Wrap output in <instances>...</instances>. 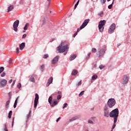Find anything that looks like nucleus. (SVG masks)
I'll return each instance as SVG.
<instances>
[{
	"mask_svg": "<svg viewBox=\"0 0 131 131\" xmlns=\"http://www.w3.org/2000/svg\"><path fill=\"white\" fill-rule=\"evenodd\" d=\"M90 22V19H85L82 25L80 26V27L78 28L77 30L75 33L74 34L73 37H75L76 35H77V33L79 32L80 30H81V29H83L88 24H89V23Z\"/></svg>",
	"mask_w": 131,
	"mask_h": 131,
	"instance_id": "1",
	"label": "nucleus"
},
{
	"mask_svg": "<svg viewBox=\"0 0 131 131\" xmlns=\"http://www.w3.org/2000/svg\"><path fill=\"white\" fill-rule=\"evenodd\" d=\"M118 114H119V112L118 111V108H116V109L113 110L110 113V117H113L114 120H115V121H117V119L118 118Z\"/></svg>",
	"mask_w": 131,
	"mask_h": 131,
	"instance_id": "2",
	"label": "nucleus"
},
{
	"mask_svg": "<svg viewBox=\"0 0 131 131\" xmlns=\"http://www.w3.org/2000/svg\"><path fill=\"white\" fill-rule=\"evenodd\" d=\"M68 49H69V47H68V45H66V46H62L60 45L57 47V51L58 53H64V52H66V54H67V52H68Z\"/></svg>",
	"mask_w": 131,
	"mask_h": 131,
	"instance_id": "3",
	"label": "nucleus"
},
{
	"mask_svg": "<svg viewBox=\"0 0 131 131\" xmlns=\"http://www.w3.org/2000/svg\"><path fill=\"white\" fill-rule=\"evenodd\" d=\"M48 102L49 104H50V106L51 107H55L56 105L58 104V103H59V101H58L57 99H53V97L50 96L49 98Z\"/></svg>",
	"mask_w": 131,
	"mask_h": 131,
	"instance_id": "4",
	"label": "nucleus"
},
{
	"mask_svg": "<svg viewBox=\"0 0 131 131\" xmlns=\"http://www.w3.org/2000/svg\"><path fill=\"white\" fill-rule=\"evenodd\" d=\"M107 104L109 108H113L114 107V106H115L116 101H115V99L114 98H110L108 99Z\"/></svg>",
	"mask_w": 131,
	"mask_h": 131,
	"instance_id": "5",
	"label": "nucleus"
},
{
	"mask_svg": "<svg viewBox=\"0 0 131 131\" xmlns=\"http://www.w3.org/2000/svg\"><path fill=\"white\" fill-rule=\"evenodd\" d=\"M106 24V20H101L98 25V28L100 32H103L104 31V26Z\"/></svg>",
	"mask_w": 131,
	"mask_h": 131,
	"instance_id": "6",
	"label": "nucleus"
},
{
	"mask_svg": "<svg viewBox=\"0 0 131 131\" xmlns=\"http://www.w3.org/2000/svg\"><path fill=\"white\" fill-rule=\"evenodd\" d=\"M8 83V81L5 79H0V88H5L7 84Z\"/></svg>",
	"mask_w": 131,
	"mask_h": 131,
	"instance_id": "7",
	"label": "nucleus"
},
{
	"mask_svg": "<svg viewBox=\"0 0 131 131\" xmlns=\"http://www.w3.org/2000/svg\"><path fill=\"white\" fill-rule=\"evenodd\" d=\"M103 110L104 116L105 117H109V107H108V105H105Z\"/></svg>",
	"mask_w": 131,
	"mask_h": 131,
	"instance_id": "8",
	"label": "nucleus"
},
{
	"mask_svg": "<svg viewBox=\"0 0 131 131\" xmlns=\"http://www.w3.org/2000/svg\"><path fill=\"white\" fill-rule=\"evenodd\" d=\"M18 26H19V20L17 19L14 23H13V30L15 32L18 31Z\"/></svg>",
	"mask_w": 131,
	"mask_h": 131,
	"instance_id": "9",
	"label": "nucleus"
},
{
	"mask_svg": "<svg viewBox=\"0 0 131 131\" xmlns=\"http://www.w3.org/2000/svg\"><path fill=\"white\" fill-rule=\"evenodd\" d=\"M35 97L34 99V108H36L37 107V104L38 103V100L39 99V96H38V94H35Z\"/></svg>",
	"mask_w": 131,
	"mask_h": 131,
	"instance_id": "10",
	"label": "nucleus"
},
{
	"mask_svg": "<svg viewBox=\"0 0 131 131\" xmlns=\"http://www.w3.org/2000/svg\"><path fill=\"white\" fill-rule=\"evenodd\" d=\"M116 27V26L115 25V24H113L111 26L110 28L108 30V33L110 34H111V33H113V32H114V30H115Z\"/></svg>",
	"mask_w": 131,
	"mask_h": 131,
	"instance_id": "11",
	"label": "nucleus"
},
{
	"mask_svg": "<svg viewBox=\"0 0 131 131\" xmlns=\"http://www.w3.org/2000/svg\"><path fill=\"white\" fill-rule=\"evenodd\" d=\"M128 76L125 75L124 76L123 80H122V83L123 84H126L127 82H128V79H129Z\"/></svg>",
	"mask_w": 131,
	"mask_h": 131,
	"instance_id": "12",
	"label": "nucleus"
},
{
	"mask_svg": "<svg viewBox=\"0 0 131 131\" xmlns=\"http://www.w3.org/2000/svg\"><path fill=\"white\" fill-rule=\"evenodd\" d=\"M104 54H105V50L104 49H100V50L99 51V57H102Z\"/></svg>",
	"mask_w": 131,
	"mask_h": 131,
	"instance_id": "13",
	"label": "nucleus"
},
{
	"mask_svg": "<svg viewBox=\"0 0 131 131\" xmlns=\"http://www.w3.org/2000/svg\"><path fill=\"white\" fill-rule=\"evenodd\" d=\"M59 60V56H56L52 60V64H55L56 63L58 62Z\"/></svg>",
	"mask_w": 131,
	"mask_h": 131,
	"instance_id": "14",
	"label": "nucleus"
},
{
	"mask_svg": "<svg viewBox=\"0 0 131 131\" xmlns=\"http://www.w3.org/2000/svg\"><path fill=\"white\" fill-rule=\"evenodd\" d=\"M24 48H25V42H23L21 44H20L19 49H20V51H22V50H23V49H24Z\"/></svg>",
	"mask_w": 131,
	"mask_h": 131,
	"instance_id": "15",
	"label": "nucleus"
},
{
	"mask_svg": "<svg viewBox=\"0 0 131 131\" xmlns=\"http://www.w3.org/2000/svg\"><path fill=\"white\" fill-rule=\"evenodd\" d=\"M76 58V54H73L70 57V61H72V60H74Z\"/></svg>",
	"mask_w": 131,
	"mask_h": 131,
	"instance_id": "16",
	"label": "nucleus"
},
{
	"mask_svg": "<svg viewBox=\"0 0 131 131\" xmlns=\"http://www.w3.org/2000/svg\"><path fill=\"white\" fill-rule=\"evenodd\" d=\"M14 9V5H10L8 8V12H11V11H12L13 9Z\"/></svg>",
	"mask_w": 131,
	"mask_h": 131,
	"instance_id": "17",
	"label": "nucleus"
},
{
	"mask_svg": "<svg viewBox=\"0 0 131 131\" xmlns=\"http://www.w3.org/2000/svg\"><path fill=\"white\" fill-rule=\"evenodd\" d=\"M77 73H78V72L77 71V70H73V71L72 72V75L75 76V75H76V74H77Z\"/></svg>",
	"mask_w": 131,
	"mask_h": 131,
	"instance_id": "18",
	"label": "nucleus"
},
{
	"mask_svg": "<svg viewBox=\"0 0 131 131\" xmlns=\"http://www.w3.org/2000/svg\"><path fill=\"white\" fill-rule=\"evenodd\" d=\"M29 27V24L28 23H27L25 25V27L24 28V30H27Z\"/></svg>",
	"mask_w": 131,
	"mask_h": 131,
	"instance_id": "19",
	"label": "nucleus"
},
{
	"mask_svg": "<svg viewBox=\"0 0 131 131\" xmlns=\"http://www.w3.org/2000/svg\"><path fill=\"white\" fill-rule=\"evenodd\" d=\"M117 121H115V120H114V124H113V126H112V130L111 131H113V129H114V128H115V126H116V122H117Z\"/></svg>",
	"mask_w": 131,
	"mask_h": 131,
	"instance_id": "20",
	"label": "nucleus"
},
{
	"mask_svg": "<svg viewBox=\"0 0 131 131\" xmlns=\"http://www.w3.org/2000/svg\"><path fill=\"white\" fill-rule=\"evenodd\" d=\"M76 119H77V117H74L69 120V122H71L72 121H74V120H76Z\"/></svg>",
	"mask_w": 131,
	"mask_h": 131,
	"instance_id": "21",
	"label": "nucleus"
},
{
	"mask_svg": "<svg viewBox=\"0 0 131 131\" xmlns=\"http://www.w3.org/2000/svg\"><path fill=\"white\" fill-rule=\"evenodd\" d=\"M12 114L13 112L12 111H10L8 114V118H11Z\"/></svg>",
	"mask_w": 131,
	"mask_h": 131,
	"instance_id": "22",
	"label": "nucleus"
},
{
	"mask_svg": "<svg viewBox=\"0 0 131 131\" xmlns=\"http://www.w3.org/2000/svg\"><path fill=\"white\" fill-rule=\"evenodd\" d=\"M4 128H3L4 131H9L8 128H7V124H4Z\"/></svg>",
	"mask_w": 131,
	"mask_h": 131,
	"instance_id": "23",
	"label": "nucleus"
},
{
	"mask_svg": "<svg viewBox=\"0 0 131 131\" xmlns=\"http://www.w3.org/2000/svg\"><path fill=\"white\" fill-rule=\"evenodd\" d=\"M30 114H31V111H30L29 112V114H28V115H27V116L26 117V119L27 120H28V119L29 118V117H30Z\"/></svg>",
	"mask_w": 131,
	"mask_h": 131,
	"instance_id": "24",
	"label": "nucleus"
},
{
	"mask_svg": "<svg viewBox=\"0 0 131 131\" xmlns=\"http://www.w3.org/2000/svg\"><path fill=\"white\" fill-rule=\"evenodd\" d=\"M48 82H49L50 84L52 83V82H53V77H51L49 79Z\"/></svg>",
	"mask_w": 131,
	"mask_h": 131,
	"instance_id": "25",
	"label": "nucleus"
},
{
	"mask_svg": "<svg viewBox=\"0 0 131 131\" xmlns=\"http://www.w3.org/2000/svg\"><path fill=\"white\" fill-rule=\"evenodd\" d=\"M9 105H10V101L8 100L7 101L6 104L5 105V107H6V108H7V109H8V108H9Z\"/></svg>",
	"mask_w": 131,
	"mask_h": 131,
	"instance_id": "26",
	"label": "nucleus"
},
{
	"mask_svg": "<svg viewBox=\"0 0 131 131\" xmlns=\"http://www.w3.org/2000/svg\"><path fill=\"white\" fill-rule=\"evenodd\" d=\"M98 16H100V17H103V16H104V12L103 11H101L98 13Z\"/></svg>",
	"mask_w": 131,
	"mask_h": 131,
	"instance_id": "27",
	"label": "nucleus"
},
{
	"mask_svg": "<svg viewBox=\"0 0 131 131\" xmlns=\"http://www.w3.org/2000/svg\"><path fill=\"white\" fill-rule=\"evenodd\" d=\"M18 97H17L16 99V100L15 101V102H14V104L13 105L14 108H16V107H17V100H18Z\"/></svg>",
	"mask_w": 131,
	"mask_h": 131,
	"instance_id": "28",
	"label": "nucleus"
},
{
	"mask_svg": "<svg viewBox=\"0 0 131 131\" xmlns=\"http://www.w3.org/2000/svg\"><path fill=\"white\" fill-rule=\"evenodd\" d=\"M30 81H31L32 82H35V80L34 79V77H31L30 79Z\"/></svg>",
	"mask_w": 131,
	"mask_h": 131,
	"instance_id": "29",
	"label": "nucleus"
},
{
	"mask_svg": "<svg viewBox=\"0 0 131 131\" xmlns=\"http://www.w3.org/2000/svg\"><path fill=\"white\" fill-rule=\"evenodd\" d=\"M98 78V76L97 75H94L92 76V79L94 80V79H97Z\"/></svg>",
	"mask_w": 131,
	"mask_h": 131,
	"instance_id": "30",
	"label": "nucleus"
},
{
	"mask_svg": "<svg viewBox=\"0 0 131 131\" xmlns=\"http://www.w3.org/2000/svg\"><path fill=\"white\" fill-rule=\"evenodd\" d=\"M83 94H84V91L80 92V93L79 94V97H82V96H83Z\"/></svg>",
	"mask_w": 131,
	"mask_h": 131,
	"instance_id": "31",
	"label": "nucleus"
},
{
	"mask_svg": "<svg viewBox=\"0 0 131 131\" xmlns=\"http://www.w3.org/2000/svg\"><path fill=\"white\" fill-rule=\"evenodd\" d=\"M4 70H5V68L4 67H0V74L2 73V72H3V71H4Z\"/></svg>",
	"mask_w": 131,
	"mask_h": 131,
	"instance_id": "32",
	"label": "nucleus"
},
{
	"mask_svg": "<svg viewBox=\"0 0 131 131\" xmlns=\"http://www.w3.org/2000/svg\"><path fill=\"white\" fill-rule=\"evenodd\" d=\"M67 106H68V104H67V103H65L63 104V109H65V108H67Z\"/></svg>",
	"mask_w": 131,
	"mask_h": 131,
	"instance_id": "33",
	"label": "nucleus"
},
{
	"mask_svg": "<svg viewBox=\"0 0 131 131\" xmlns=\"http://www.w3.org/2000/svg\"><path fill=\"white\" fill-rule=\"evenodd\" d=\"M47 58H49V54H45L43 55L44 59H47Z\"/></svg>",
	"mask_w": 131,
	"mask_h": 131,
	"instance_id": "34",
	"label": "nucleus"
},
{
	"mask_svg": "<svg viewBox=\"0 0 131 131\" xmlns=\"http://www.w3.org/2000/svg\"><path fill=\"white\" fill-rule=\"evenodd\" d=\"M112 7H113V3L108 6V9H112Z\"/></svg>",
	"mask_w": 131,
	"mask_h": 131,
	"instance_id": "35",
	"label": "nucleus"
},
{
	"mask_svg": "<svg viewBox=\"0 0 131 131\" xmlns=\"http://www.w3.org/2000/svg\"><path fill=\"white\" fill-rule=\"evenodd\" d=\"M92 53H96V52H97V49H96V48H92Z\"/></svg>",
	"mask_w": 131,
	"mask_h": 131,
	"instance_id": "36",
	"label": "nucleus"
},
{
	"mask_svg": "<svg viewBox=\"0 0 131 131\" xmlns=\"http://www.w3.org/2000/svg\"><path fill=\"white\" fill-rule=\"evenodd\" d=\"M43 68H45V65H42L40 66V70L43 71Z\"/></svg>",
	"mask_w": 131,
	"mask_h": 131,
	"instance_id": "37",
	"label": "nucleus"
},
{
	"mask_svg": "<svg viewBox=\"0 0 131 131\" xmlns=\"http://www.w3.org/2000/svg\"><path fill=\"white\" fill-rule=\"evenodd\" d=\"M93 68H97V63H94L92 64Z\"/></svg>",
	"mask_w": 131,
	"mask_h": 131,
	"instance_id": "38",
	"label": "nucleus"
},
{
	"mask_svg": "<svg viewBox=\"0 0 131 131\" xmlns=\"http://www.w3.org/2000/svg\"><path fill=\"white\" fill-rule=\"evenodd\" d=\"M104 67H105V66H103V65H100V66H99V68H100V69L101 70H102V69H104Z\"/></svg>",
	"mask_w": 131,
	"mask_h": 131,
	"instance_id": "39",
	"label": "nucleus"
},
{
	"mask_svg": "<svg viewBox=\"0 0 131 131\" xmlns=\"http://www.w3.org/2000/svg\"><path fill=\"white\" fill-rule=\"evenodd\" d=\"M5 76H6V73H5V72H3V73L1 75V77H5Z\"/></svg>",
	"mask_w": 131,
	"mask_h": 131,
	"instance_id": "40",
	"label": "nucleus"
},
{
	"mask_svg": "<svg viewBox=\"0 0 131 131\" xmlns=\"http://www.w3.org/2000/svg\"><path fill=\"white\" fill-rule=\"evenodd\" d=\"M65 43H66V41H62L60 45L64 46V45H65Z\"/></svg>",
	"mask_w": 131,
	"mask_h": 131,
	"instance_id": "41",
	"label": "nucleus"
},
{
	"mask_svg": "<svg viewBox=\"0 0 131 131\" xmlns=\"http://www.w3.org/2000/svg\"><path fill=\"white\" fill-rule=\"evenodd\" d=\"M14 120H15V117H13L12 118V127H13V126H14Z\"/></svg>",
	"mask_w": 131,
	"mask_h": 131,
	"instance_id": "42",
	"label": "nucleus"
},
{
	"mask_svg": "<svg viewBox=\"0 0 131 131\" xmlns=\"http://www.w3.org/2000/svg\"><path fill=\"white\" fill-rule=\"evenodd\" d=\"M17 88L18 89H21V83H19L18 84H17Z\"/></svg>",
	"mask_w": 131,
	"mask_h": 131,
	"instance_id": "43",
	"label": "nucleus"
},
{
	"mask_svg": "<svg viewBox=\"0 0 131 131\" xmlns=\"http://www.w3.org/2000/svg\"><path fill=\"white\" fill-rule=\"evenodd\" d=\"M46 24V19L45 18L43 19L42 20V25H43V24Z\"/></svg>",
	"mask_w": 131,
	"mask_h": 131,
	"instance_id": "44",
	"label": "nucleus"
},
{
	"mask_svg": "<svg viewBox=\"0 0 131 131\" xmlns=\"http://www.w3.org/2000/svg\"><path fill=\"white\" fill-rule=\"evenodd\" d=\"M90 57H91V53L88 54V56L86 57V59L88 60V59H90Z\"/></svg>",
	"mask_w": 131,
	"mask_h": 131,
	"instance_id": "45",
	"label": "nucleus"
},
{
	"mask_svg": "<svg viewBox=\"0 0 131 131\" xmlns=\"http://www.w3.org/2000/svg\"><path fill=\"white\" fill-rule=\"evenodd\" d=\"M81 84V80L80 81L78 84L76 85L77 86H79V85H80Z\"/></svg>",
	"mask_w": 131,
	"mask_h": 131,
	"instance_id": "46",
	"label": "nucleus"
},
{
	"mask_svg": "<svg viewBox=\"0 0 131 131\" xmlns=\"http://www.w3.org/2000/svg\"><path fill=\"white\" fill-rule=\"evenodd\" d=\"M61 97L60 95H59L58 96H57V100H60V99H61Z\"/></svg>",
	"mask_w": 131,
	"mask_h": 131,
	"instance_id": "47",
	"label": "nucleus"
},
{
	"mask_svg": "<svg viewBox=\"0 0 131 131\" xmlns=\"http://www.w3.org/2000/svg\"><path fill=\"white\" fill-rule=\"evenodd\" d=\"M20 53V51H19V48H16V54H18Z\"/></svg>",
	"mask_w": 131,
	"mask_h": 131,
	"instance_id": "48",
	"label": "nucleus"
},
{
	"mask_svg": "<svg viewBox=\"0 0 131 131\" xmlns=\"http://www.w3.org/2000/svg\"><path fill=\"white\" fill-rule=\"evenodd\" d=\"M16 82V80H13V83L12 84V86H13V85H15V83Z\"/></svg>",
	"mask_w": 131,
	"mask_h": 131,
	"instance_id": "49",
	"label": "nucleus"
},
{
	"mask_svg": "<svg viewBox=\"0 0 131 131\" xmlns=\"http://www.w3.org/2000/svg\"><path fill=\"white\" fill-rule=\"evenodd\" d=\"M26 36H27L26 34H24L23 35L22 38H25V37H26Z\"/></svg>",
	"mask_w": 131,
	"mask_h": 131,
	"instance_id": "50",
	"label": "nucleus"
},
{
	"mask_svg": "<svg viewBox=\"0 0 131 131\" xmlns=\"http://www.w3.org/2000/svg\"><path fill=\"white\" fill-rule=\"evenodd\" d=\"M88 123H91V124H93V121L92 120H89Z\"/></svg>",
	"mask_w": 131,
	"mask_h": 131,
	"instance_id": "51",
	"label": "nucleus"
},
{
	"mask_svg": "<svg viewBox=\"0 0 131 131\" xmlns=\"http://www.w3.org/2000/svg\"><path fill=\"white\" fill-rule=\"evenodd\" d=\"M47 1L49 2L48 7H50V5H51V0H47Z\"/></svg>",
	"mask_w": 131,
	"mask_h": 131,
	"instance_id": "52",
	"label": "nucleus"
},
{
	"mask_svg": "<svg viewBox=\"0 0 131 131\" xmlns=\"http://www.w3.org/2000/svg\"><path fill=\"white\" fill-rule=\"evenodd\" d=\"M51 84V83H49V82H47V83L46 84V86H49Z\"/></svg>",
	"mask_w": 131,
	"mask_h": 131,
	"instance_id": "53",
	"label": "nucleus"
},
{
	"mask_svg": "<svg viewBox=\"0 0 131 131\" xmlns=\"http://www.w3.org/2000/svg\"><path fill=\"white\" fill-rule=\"evenodd\" d=\"M61 119V117H59L57 120H56V122H58L59 120Z\"/></svg>",
	"mask_w": 131,
	"mask_h": 131,
	"instance_id": "54",
	"label": "nucleus"
},
{
	"mask_svg": "<svg viewBox=\"0 0 131 131\" xmlns=\"http://www.w3.org/2000/svg\"><path fill=\"white\" fill-rule=\"evenodd\" d=\"M106 3V0H103L102 1V5H104Z\"/></svg>",
	"mask_w": 131,
	"mask_h": 131,
	"instance_id": "55",
	"label": "nucleus"
},
{
	"mask_svg": "<svg viewBox=\"0 0 131 131\" xmlns=\"http://www.w3.org/2000/svg\"><path fill=\"white\" fill-rule=\"evenodd\" d=\"M80 1V0H78L77 1V2L76 3V5H77V6H78V4H79V2Z\"/></svg>",
	"mask_w": 131,
	"mask_h": 131,
	"instance_id": "56",
	"label": "nucleus"
},
{
	"mask_svg": "<svg viewBox=\"0 0 131 131\" xmlns=\"http://www.w3.org/2000/svg\"><path fill=\"white\" fill-rule=\"evenodd\" d=\"M13 82V79H10L9 81V82L10 83H12V82Z\"/></svg>",
	"mask_w": 131,
	"mask_h": 131,
	"instance_id": "57",
	"label": "nucleus"
},
{
	"mask_svg": "<svg viewBox=\"0 0 131 131\" xmlns=\"http://www.w3.org/2000/svg\"><path fill=\"white\" fill-rule=\"evenodd\" d=\"M77 6H78V5H76V4L75 5L74 8V10H75V9H76V8H77Z\"/></svg>",
	"mask_w": 131,
	"mask_h": 131,
	"instance_id": "58",
	"label": "nucleus"
},
{
	"mask_svg": "<svg viewBox=\"0 0 131 131\" xmlns=\"http://www.w3.org/2000/svg\"><path fill=\"white\" fill-rule=\"evenodd\" d=\"M58 95H61V91H58Z\"/></svg>",
	"mask_w": 131,
	"mask_h": 131,
	"instance_id": "59",
	"label": "nucleus"
},
{
	"mask_svg": "<svg viewBox=\"0 0 131 131\" xmlns=\"http://www.w3.org/2000/svg\"><path fill=\"white\" fill-rule=\"evenodd\" d=\"M84 131H89V129H85Z\"/></svg>",
	"mask_w": 131,
	"mask_h": 131,
	"instance_id": "60",
	"label": "nucleus"
},
{
	"mask_svg": "<svg viewBox=\"0 0 131 131\" xmlns=\"http://www.w3.org/2000/svg\"><path fill=\"white\" fill-rule=\"evenodd\" d=\"M114 1H115V0L113 1V2H112L113 5V3H114Z\"/></svg>",
	"mask_w": 131,
	"mask_h": 131,
	"instance_id": "61",
	"label": "nucleus"
},
{
	"mask_svg": "<svg viewBox=\"0 0 131 131\" xmlns=\"http://www.w3.org/2000/svg\"><path fill=\"white\" fill-rule=\"evenodd\" d=\"M107 2H110V1H111V0H107Z\"/></svg>",
	"mask_w": 131,
	"mask_h": 131,
	"instance_id": "62",
	"label": "nucleus"
},
{
	"mask_svg": "<svg viewBox=\"0 0 131 131\" xmlns=\"http://www.w3.org/2000/svg\"><path fill=\"white\" fill-rule=\"evenodd\" d=\"M23 32L25 33V31H23Z\"/></svg>",
	"mask_w": 131,
	"mask_h": 131,
	"instance_id": "63",
	"label": "nucleus"
},
{
	"mask_svg": "<svg viewBox=\"0 0 131 131\" xmlns=\"http://www.w3.org/2000/svg\"><path fill=\"white\" fill-rule=\"evenodd\" d=\"M63 54H64V55H66V53H64Z\"/></svg>",
	"mask_w": 131,
	"mask_h": 131,
	"instance_id": "64",
	"label": "nucleus"
}]
</instances>
